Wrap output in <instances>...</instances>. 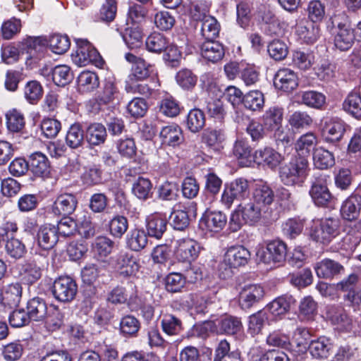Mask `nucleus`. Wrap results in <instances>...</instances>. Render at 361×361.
I'll return each instance as SVG.
<instances>
[{
  "mask_svg": "<svg viewBox=\"0 0 361 361\" xmlns=\"http://www.w3.org/2000/svg\"><path fill=\"white\" fill-rule=\"evenodd\" d=\"M201 54L207 61L216 63L224 57V49L218 42L206 40L201 46Z\"/></svg>",
  "mask_w": 361,
  "mask_h": 361,
  "instance_id": "obj_28",
  "label": "nucleus"
},
{
  "mask_svg": "<svg viewBox=\"0 0 361 361\" xmlns=\"http://www.w3.org/2000/svg\"><path fill=\"white\" fill-rule=\"evenodd\" d=\"M360 210L361 196L355 195L350 196L343 202L341 213L345 219L352 221L359 216Z\"/></svg>",
  "mask_w": 361,
  "mask_h": 361,
  "instance_id": "obj_29",
  "label": "nucleus"
},
{
  "mask_svg": "<svg viewBox=\"0 0 361 361\" xmlns=\"http://www.w3.org/2000/svg\"><path fill=\"white\" fill-rule=\"evenodd\" d=\"M42 85L35 80L28 82L24 88L25 97L30 104L37 102L42 97Z\"/></svg>",
  "mask_w": 361,
  "mask_h": 361,
  "instance_id": "obj_61",
  "label": "nucleus"
},
{
  "mask_svg": "<svg viewBox=\"0 0 361 361\" xmlns=\"http://www.w3.org/2000/svg\"><path fill=\"white\" fill-rule=\"evenodd\" d=\"M317 143V137L313 133H307L298 137L295 143V149L298 155H308L311 149Z\"/></svg>",
  "mask_w": 361,
  "mask_h": 361,
  "instance_id": "obj_45",
  "label": "nucleus"
},
{
  "mask_svg": "<svg viewBox=\"0 0 361 361\" xmlns=\"http://www.w3.org/2000/svg\"><path fill=\"white\" fill-rule=\"evenodd\" d=\"M224 140V134L221 130L207 129L202 134V142L215 151L219 150Z\"/></svg>",
  "mask_w": 361,
  "mask_h": 361,
  "instance_id": "obj_58",
  "label": "nucleus"
},
{
  "mask_svg": "<svg viewBox=\"0 0 361 361\" xmlns=\"http://www.w3.org/2000/svg\"><path fill=\"white\" fill-rule=\"evenodd\" d=\"M254 202L257 205L265 207L271 204L274 198V194L271 188L264 183L257 184L253 192Z\"/></svg>",
  "mask_w": 361,
  "mask_h": 361,
  "instance_id": "obj_38",
  "label": "nucleus"
},
{
  "mask_svg": "<svg viewBox=\"0 0 361 361\" xmlns=\"http://www.w3.org/2000/svg\"><path fill=\"white\" fill-rule=\"evenodd\" d=\"M162 331L169 336L179 334L183 329L181 320L171 314H164L161 320Z\"/></svg>",
  "mask_w": 361,
  "mask_h": 361,
  "instance_id": "obj_41",
  "label": "nucleus"
},
{
  "mask_svg": "<svg viewBox=\"0 0 361 361\" xmlns=\"http://www.w3.org/2000/svg\"><path fill=\"white\" fill-rule=\"evenodd\" d=\"M286 255L287 245L279 239L269 241L265 247L257 252L259 259L270 266H281L286 261Z\"/></svg>",
  "mask_w": 361,
  "mask_h": 361,
  "instance_id": "obj_4",
  "label": "nucleus"
},
{
  "mask_svg": "<svg viewBox=\"0 0 361 361\" xmlns=\"http://www.w3.org/2000/svg\"><path fill=\"white\" fill-rule=\"evenodd\" d=\"M115 243L106 235L97 236L92 243L91 250L98 260L104 261L113 251Z\"/></svg>",
  "mask_w": 361,
  "mask_h": 361,
  "instance_id": "obj_25",
  "label": "nucleus"
},
{
  "mask_svg": "<svg viewBox=\"0 0 361 361\" xmlns=\"http://www.w3.org/2000/svg\"><path fill=\"white\" fill-rule=\"evenodd\" d=\"M151 295L147 294V297L142 298L136 294L130 295L129 298L128 305L133 309H139L141 310L142 316L146 319H151L154 316V310L150 304Z\"/></svg>",
  "mask_w": 361,
  "mask_h": 361,
  "instance_id": "obj_33",
  "label": "nucleus"
},
{
  "mask_svg": "<svg viewBox=\"0 0 361 361\" xmlns=\"http://www.w3.org/2000/svg\"><path fill=\"white\" fill-rule=\"evenodd\" d=\"M42 267L35 260L26 263L24 266L22 276L23 279L28 284H32L42 276Z\"/></svg>",
  "mask_w": 361,
  "mask_h": 361,
  "instance_id": "obj_55",
  "label": "nucleus"
},
{
  "mask_svg": "<svg viewBox=\"0 0 361 361\" xmlns=\"http://www.w3.org/2000/svg\"><path fill=\"white\" fill-rule=\"evenodd\" d=\"M268 52L272 59L281 61L286 57L288 52V47L281 40H273L268 45Z\"/></svg>",
  "mask_w": 361,
  "mask_h": 361,
  "instance_id": "obj_64",
  "label": "nucleus"
},
{
  "mask_svg": "<svg viewBox=\"0 0 361 361\" xmlns=\"http://www.w3.org/2000/svg\"><path fill=\"white\" fill-rule=\"evenodd\" d=\"M152 187L149 179L139 177L133 184L132 192L138 199L145 200L151 196Z\"/></svg>",
  "mask_w": 361,
  "mask_h": 361,
  "instance_id": "obj_51",
  "label": "nucleus"
},
{
  "mask_svg": "<svg viewBox=\"0 0 361 361\" xmlns=\"http://www.w3.org/2000/svg\"><path fill=\"white\" fill-rule=\"evenodd\" d=\"M200 244L191 238H182L176 241L174 255L176 258L182 262L191 264L200 255Z\"/></svg>",
  "mask_w": 361,
  "mask_h": 361,
  "instance_id": "obj_8",
  "label": "nucleus"
},
{
  "mask_svg": "<svg viewBox=\"0 0 361 361\" xmlns=\"http://www.w3.org/2000/svg\"><path fill=\"white\" fill-rule=\"evenodd\" d=\"M127 247L135 252L143 250L148 243V236L143 229H132L126 238Z\"/></svg>",
  "mask_w": 361,
  "mask_h": 361,
  "instance_id": "obj_31",
  "label": "nucleus"
},
{
  "mask_svg": "<svg viewBox=\"0 0 361 361\" xmlns=\"http://www.w3.org/2000/svg\"><path fill=\"white\" fill-rule=\"evenodd\" d=\"M56 230L54 225L44 224L41 226L37 233V245L44 250L52 249L59 240Z\"/></svg>",
  "mask_w": 361,
  "mask_h": 361,
  "instance_id": "obj_20",
  "label": "nucleus"
},
{
  "mask_svg": "<svg viewBox=\"0 0 361 361\" xmlns=\"http://www.w3.org/2000/svg\"><path fill=\"white\" fill-rule=\"evenodd\" d=\"M109 228L113 237L121 238L128 228V219L123 216H115L109 221Z\"/></svg>",
  "mask_w": 361,
  "mask_h": 361,
  "instance_id": "obj_53",
  "label": "nucleus"
},
{
  "mask_svg": "<svg viewBox=\"0 0 361 361\" xmlns=\"http://www.w3.org/2000/svg\"><path fill=\"white\" fill-rule=\"evenodd\" d=\"M295 33L303 42L312 44L319 37V28L315 23L302 18L296 24Z\"/></svg>",
  "mask_w": 361,
  "mask_h": 361,
  "instance_id": "obj_19",
  "label": "nucleus"
},
{
  "mask_svg": "<svg viewBox=\"0 0 361 361\" xmlns=\"http://www.w3.org/2000/svg\"><path fill=\"white\" fill-rule=\"evenodd\" d=\"M313 162L316 168L324 170L333 166L335 160L331 152L320 147L314 150Z\"/></svg>",
  "mask_w": 361,
  "mask_h": 361,
  "instance_id": "obj_39",
  "label": "nucleus"
},
{
  "mask_svg": "<svg viewBox=\"0 0 361 361\" xmlns=\"http://www.w3.org/2000/svg\"><path fill=\"white\" fill-rule=\"evenodd\" d=\"M309 170V162L304 156L297 155L280 167L279 178L287 186L302 185Z\"/></svg>",
  "mask_w": 361,
  "mask_h": 361,
  "instance_id": "obj_1",
  "label": "nucleus"
},
{
  "mask_svg": "<svg viewBox=\"0 0 361 361\" xmlns=\"http://www.w3.org/2000/svg\"><path fill=\"white\" fill-rule=\"evenodd\" d=\"M77 204L78 200L74 194L64 192L56 197L51 211L55 215H69L75 210Z\"/></svg>",
  "mask_w": 361,
  "mask_h": 361,
  "instance_id": "obj_17",
  "label": "nucleus"
},
{
  "mask_svg": "<svg viewBox=\"0 0 361 361\" xmlns=\"http://www.w3.org/2000/svg\"><path fill=\"white\" fill-rule=\"evenodd\" d=\"M283 110L279 106H271L264 114L262 122L264 127L271 130L282 124Z\"/></svg>",
  "mask_w": 361,
  "mask_h": 361,
  "instance_id": "obj_34",
  "label": "nucleus"
},
{
  "mask_svg": "<svg viewBox=\"0 0 361 361\" xmlns=\"http://www.w3.org/2000/svg\"><path fill=\"white\" fill-rule=\"evenodd\" d=\"M250 195L248 181L238 178L224 185L221 197V203L227 209H230L235 200L241 201Z\"/></svg>",
  "mask_w": 361,
  "mask_h": 361,
  "instance_id": "obj_6",
  "label": "nucleus"
},
{
  "mask_svg": "<svg viewBox=\"0 0 361 361\" xmlns=\"http://www.w3.org/2000/svg\"><path fill=\"white\" fill-rule=\"evenodd\" d=\"M314 269L319 278L325 279H333L344 271L343 265L330 259H324L316 262Z\"/></svg>",
  "mask_w": 361,
  "mask_h": 361,
  "instance_id": "obj_23",
  "label": "nucleus"
},
{
  "mask_svg": "<svg viewBox=\"0 0 361 361\" xmlns=\"http://www.w3.org/2000/svg\"><path fill=\"white\" fill-rule=\"evenodd\" d=\"M160 137L164 144L176 147L183 141L181 128L176 124H171L162 128Z\"/></svg>",
  "mask_w": 361,
  "mask_h": 361,
  "instance_id": "obj_30",
  "label": "nucleus"
},
{
  "mask_svg": "<svg viewBox=\"0 0 361 361\" xmlns=\"http://www.w3.org/2000/svg\"><path fill=\"white\" fill-rule=\"evenodd\" d=\"M262 208L255 202L240 204L231 213L230 224L235 231L240 228L245 224H253L257 222L262 216Z\"/></svg>",
  "mask_w": 361,
  "mask_h": 361,
  "instance_id": "obj_3",
  "label": "nucleus"
},
{
  "mask_svg": "<svg viewBox=\"0 0 361 361\" xmlns=\"http://www.w3.org/2000/svg\"><path fill=\"white\" fill-rule=\"evenodd\" d=\"M6 124L9 130L18 132L23 129L25 126V119L23 115L16 109L9 111L6 115Z\"/></svg>",
  "mask_w": 361,
  "mask_h": 361,
  "instance_id": "obj_62",
  "label": "nucleus"
},
{
  "mask_svg": "<svg viewBox=\"0 0 361 361\" xmlns=\"http://www.w3.org/2000/svg\"><path fill=\"white\" fill-rule=\"evenodd\" d=\"M53 295L61 302L72 301L78 292V285L70 276H60L55 280L53 285Z\"/></svg>",
  "mask_w": 361,
  "mask_h": 361,
  "instance_id": "obj_10",
  "label": "nucleus"
},
{
  "mask_svg": "<svg viewBox=\"0 0 361 361\" xmlns=\"http://www.w3.org/2000/svg\"><path fill=\"white\" fill-rule=\"evenodd\" d=\"M243 105L250 111H260L264 105V97L259 90H252L243 96Z\"/></svg>",
  "mask_w": 361,
  "mask_h": 361,
  "instance_id": "obj_44",
  "label": "nucleus"
},
{
  "mask_svg": "<svg viewBox=\"0 0 361 361\" xmlns=\"http://www.w3.org/2000/svg\"><path fill=\"white\" fill-rule=\"evenodd\" d=\"M283 160V157L271 147H264L254 153V162L264 164L271 169H274Z\"/></svg>",
  "mask_w": 361,
  "mask_h": 361,
  "instance_id": "obj_24",
  "label": "nucleus"
},
{
  "mask_svg": "<svg viewBox=\"0 0 361 361\" xmlns=\"http://www.w3.org/2000/svg\"><path fill=\"white\" fill-rule=\"evenodd\" d=\"M309 192L317 206H326L332 199L331 194L327 188L326 177L323 176L315 178Z\"/></svg>",
  "mask_w": 361,
  "mask_h": 361,
  "instance_id": "obj_13",
  "label": "nucleus"
},
{
  "mask_svg": "<svg viewBox=\"0 0 361 361\" xmlns=\"http://www.w3.org/2000/svg\"><path fill=\"white\" fill-rule=\"evenodd\" d=\"M343 109L357 118H361V95L360 92H350L343 104Z\"/></svg>",
  "mask_w": 361,
  "mask_h": 361,
  "instance_id": "obj_43",
  "label": "nucleus"
},
{
  "mask_svg": "<svg viewBox=\"0 0 361 361\" xmlns=\"http://www.w3.org/2000/svg\"><path fill=\"white\" fill-rule=\"evenodd\" d=\"M29 168L38 177L46 178L50 173L49 160L45 154L39 152H34L30 156Z\"/></svg>",
  "mask_w": 361,
  "mask_h": 361,
  "instance_id": "obj_26",
  "label": "nucleus"
},
{
  "mask_svg": "<svg viewBox=\"0 0 361 361\" xmlns=\"http://www.w3.org/2000/svg\"><path fill=\"white\" fill-rule=\"evenodd\" d=\"M106 128L101 123L90 125L86 131V139L90 145L96 146L103 144L106 138Z\"/></svg>",
  "mask_w": 361,
  "mask_h": 361,
  "instance_id": "obj_37",
  "label": "nucleus"
},
{
  "mask_svg": "<svg viewBox=\"0 0 361 361\" xmlns=\"http://www.w3.org/2000/svg\"><path fill=\"white\" fill-rule=\"evenodd\" d=\"M145 44L149 51L160 53L166 48L168 41L162 34L154 32L147 38Z\"/></svg>",
  "mask_w": 361,
  "mask_h": 361,
  "instance_id": "obj_57",
  "label": "nucleus"
},
{
  "mask_svg": "<svg viewBox=\"0 0 361 361\" xmlns=\"http://www.w3.org/2000/svg\"><path fill=\"white\" fill-rule=\"evenodd\" d=\"M314 55L310 52L296 51L293 54V63L301 70L309 69L314 63Z\"/></svg>",
  "mask_w": 361,
  "mask_h": 361,
  "instance_id": "obj_63",
  "label": "nucleus"
},
{
  "mask_svg": "<svg viewBox=\"0 0 361 361\" xmlns=\"http://www.w3.org/2000/svg\"><path fill=\"white\" fill-rule=\"evenodd\" d=\"M26 309L30 321L43 322L47 317V305L45 300L39 297L29 300Z\"/></svg>",
  "mask_w": 361,
  "mask_h": 361,
  "instance_id": "obj_27",
  "label": "nucleus"
},
{
  "mask_svg": "<svg viewBox=\"0 0 361 361\" xmlns=\"http://www.w3.org/2000/svg\"><path fill=\"white\" fill-rule=\"evenodd\" d=\"M22 292L23 288L20 283H11L6 288L2 300L10 306H16L21 300Z\"/></svg>",
  "mask_w": 361,
  "mask_h": 361,
  "instance_id": "obj_50",
  "label": "nucleus"
},
{
  "mask_svg": "<svg viewBox=\"0 0 361 361\" xmlns=\"http://www.w3.org/2000/svg\"><path fill=\"white\" fill-rule=\"evenodd\" d=\"M83 140L84 132L81 126L79 123L71 125L66 133V145L72 149H76L82 145Z\"/></svg>",
  "mask_w": 361,
  "mask_h": 361,
  "instance_id": "obj_47",
  "label": "nucleus"
},
{
  "mask_svg": "<svg viewBox=\"0 0 361 361\" xmlns=\"http://www.w3.org/2000/svg\"><path fill=\"white\" fill-rule=\"evenodd\" d=\"M24 347L20 341L16 340L2 347L1 355L6 361H18L23 356Z\"/></svg>",
  "mask_w": 361,
  "mask_h": 361,
  "instance_id": "obj_42",
  "label": "nucleus"
},
{
  "mask_svg": "<svg viewBox=\"0 0 361 361\" xmlns=\"http://www.w3.org/2000/svg\"><path fill=\"white\" fill-rule=\"evenodd\" d=\"M288 123L293 129L302 130L311 127L313 118L305 111H295L289 116Z\"/></svg>",
  "mask_w": 361,
  "mask_h": 361,
  "instance_id": "obj_36",
  "label": "nucleus"
},
{
  "mask_svg": "<svg viewBox=\"0 0 361 361\" xmlns=\"http://www.w3.org/2000/svg\"><path fill=\"white\" fill-rule=\"evenodd\" d=\"M167 221L159 214H152L147 219V230L149 236L160 238L166 230Z\"/></svg>",
  "mask_w": 361,
  "mask_h": 361,
  "instance_id": "obj_32",
  "label": "nucleus"
},
{
  "mask_svg": "<svg viewBox=\"0 0 361 361\" xmlns=\"http://www.w3.org/2000/svg\"><path fill=\"white\" fill-rule=\"evenodd\" d=\"M264 291L262 286L257 284L245 286L241 290L239 302L242 308L248 309L264 297Z\"/></svg>",
  "mask_w": 361,
  "mask_h": 361,
  "instance_id": "obj_22",
  "label": "nucleus"
},
{
  "mask_svg": "<svg viewBox=\"0 0 361 361\" xmlns=\"http://www.w3.org/2000/svg\"><path fill=\"white\" fill-rule=\"evenodd\" d=\"M226 222V216L223 212L207 210L200 221V225L202 229L218 233L225 227Z\"/></svg>",
  "mask_w": 361,
  "mask_h": 361,
  "instance_id": "obj_14",
  "label": "nucleus"
},
{
  "mask_svg": "<svg viewBox=\"0 0 361 361\" xmlns=\"http://www.w3.org/2000/svg\"><path fill=\"white\" fill-rule=\"evenodd\" d=\"M119 97L120 92L116 85L111 81H106L97 99L99 103L106 104L118 100Z\"/></svg>",
  "mask_w": 361,
  "mask_h": 361,
  "instance_id": "obj_46",
  "label": "nucleus"
},
{
  "mask_svg": "<svg viewBox=\"0 0 361 361\" xmlns=\"http://www.w3.org/2000/svg\"><path fill=\"white\" fill-rule=\"evenodd\" d=\"M295 302V299L288 295L279 296L269 302L266 310L269 312L275 319H280L285 316Z\"/></svg>",
  "mask_w": 361,
  "mask_h": 361,
  "instance_id": "obj_18",
  "label": "nucleus"
},
{
  "mask_svg": "<svg viewBox=\"0 0 361 361\" xmlns=\"http://www.w3.org/2000/svg\"><path fill=\"white\" fill-rule=\"evenodd\" d=\"M112 262L116 272L123 278L135 276L140 269L138 261L126 251H121L113 257Z\"/></svg>",
  "mask_w": 361,
  "mask_h": 361,
  "instance_id": "obj_9",
  "label": "nucleus"
},
{
  "mask_svg": "<svg viewBox=\"0 0 361 361\" xmlns=\"http://www.w3.org/2000/svg\"><path fill=\"white\" fill-rule=\"evenodd\" d=\"M153 71V66L147 63L144 59H140L135 61L132 68V73L130 75V82L126 85L128 92L140 93L147 95L150 93V88L144 83H137L134 80H145L148 78Z\"/></svg>",
  "mask_w": 361,
  "mask_h": 361,
  "instance_id": "obj_5",
  "label": "nucleus"
},
{
  "mask_svg": "<svg viewBox=\"0 0 361 361\" xmlns=\"http://www.w3.org/2000/svg\"><path fill=\"white\" fill-rule=\"evenodd\" d=\"M77 49L72 54L73 62L79 66H85L90 63L102 67L104 61L99 52L86 39H76Z\"/></svg>",
  "mask_w": 361,
  "mask_h": 361,
  "instance_id": "obj_7",
  "label": "nucleus"
},
{
  "mask_svg": "<svg viewBox=\"0 0 361 361\" xmlns=\"http://www.w3.org/2000/svg\"><path fill=\"white\" fill-rule=\"evenodd\" d=\"M330 348L329 340L325 337H320L310 343L309 350L314 357L326 358L329 355Z\"/></svg>",
  "mask_w": 361,
  "mask_h": 361,
  "instance_id": "obj_48",
  "label": "nucleus"
},
{
  "mask_svg": "<svg viewBox=\"0 0 361 361\" xmlns=\"http://www.w3.org/2000/svg\"><path fill=\"white\" fill-rule=\"evenodd\" d=\"M73 79V74L69 66L59 65L54 68L52 71V80L58 86H65Z\"/></svg>",
  "mask_w": 361,
  "mask_h": 361,
  "instance_id": "obj_52",
  "label": "nucleus"
},
{
  "mask_svg": "<svg viewBox=\"0 0 361 361\" xmlns=\"http://www.w3.org/2000/svg\"><path fill=\"white\" fill-rule=\"evenodd\" d=\"M49 45L51 50L56 54H63L70 48V39L66 35L54 34L50 36Z\"/></svg>",
  "mask_w": 361,
  "mask_h": 361,
  "instance_id": "obj_56",
  "label": "nucleus"
},
{
  "mask_svg": "<svg viewBox=\"0 0 361 361\" xmlns=\"http://www.w3.org/2000/svg\"><path fill=\"white\" fill-rule=\"evenodd\" d=\"M345 131V124L337 117L327 118L322 127L324 139L329 142L339 141Z\"/></svg>",
  "mask_w": 361,
  "mask_h": 361,
  "instance_id": "obj_15",
  "label": "nucleus"
},
{
  "mask_svg": "<svg viewBox=\"0 0 361 361\" xmlns=\"http://www.w3.org/2000/svg\"><path fill=\"white\" fill-rule=\"evenodd\" d=\"M298 97L301 104L315 109H321L326 103L325 95L317 91L302 92L298 94Z\"/></svg>",
  "mask_w": 361,
  "mask_h": 361,
  "instance_id": "obj_35",
  "label": "nucleus"
},
{
  "mask_svg": "<svg viewBox=\"0 0 361 361\" xmlns=\"http://www.w3.org/2000/svg\"><path fill=\"white\" fill-rule=\"evenodd\" d=\"M332 24L335 27L334 45L341 51L348 50L355 41V34L350 27L347 16L342 13L332 18Z\"/></svg>",
  "mask_w": 361,
  "mask_h": 361,
  "instance_id": "obj_2",
  "label": "nucleus"
},
{
  "mask_svg": "<svg viewBox=\"0 0 361 361\" xmlns=\"http://www.w3.org/2000/svg\"><path fill=\"white\" fill-rule=\"evenodd\" d=\"M186 124L192 133L199 132L205 125L204 114L198 109L190 110L187 116Z\"/></svg>",
  "mask_w": 361,
  "mask_h": 361,
  "instance_id": "obj_49",
  "label": "nucleus"
},
{
  "mask_svg": "<svg viewBox=\"0 0 361 361\" xmlns=\"http://www.w3.org/2000/svg\"><path fill=\"white\" fill-rule=\"evenodd\" d=\"M219 30V25L214 17L207 16L202 21L201 33L206 40L215 39L218 36Z\"/></svg>",
  "mask_w": 361,
  "mask_h": 361,
  "instance_id": "obj_54",
  "label": "nucleus"
},
{
  "mask_svg": "<svg viewBox=\"0 0 361 361\" xmlns=\"http://www.w3.org/2000/svg\"><path fill=\"white\" fill-rule=\"evenodd\" d=\"M339 223L336 219H326L310 232V237L317 242L328 243L338 233Z\"/></svg>",
  "mask_w": 361,
  "mask_h": 361,
  "instance_id": "obj_11",
  "label": "nucleus"
},
{
  "mask_svg": "<svg viewBox=\"0 0 361 361\" xmlns=\"http://www.w3.org/2000/svg\"><path fill=\"white\" fill-rule=\"evenodd\" d=\"M326 318L341 331H350L352 328V319L345 314L340 305H329L326 307Z\"/></svg>",
  "mask_w": 361,
  "mask_h": 361,
  "instance_id": "obj_16",
  "label": "nucleus"
},
{
  "mask_svg": "<svg viewBox=\"0 0 361 361\" xmlns=\"http://www.w3.org/2000/svg\"><path fill=\"white\" fill-rule=\"evenodd\" d=\"M140 328L138 319L132 315L123 317L120 322V331L124 336H135Z\"/></svg>",
  "mask_w": 361,
  "mask_h": 361,
  "instance_id": "obj_59",
  "label": "nucleus"
},
{
  "mask_svg": "<svg viewBox=\"0 0 361 361\" xmlns=\"http://www.w3.org/2000/svg\"><path fill=\"white\" fill-rule=\"evenodd\" d=\"M219 328L221 331L226 334L234 335L241 331L243 325L239 318L228 316L221 320Z\"/></svg>",
  "mask_w": 361,
  "mask_h": 361,
  "instance_id": "obj_60",
  "label": "nucleus"
},
{
  "mask_svg": "<svg viewBox=\"0 0 361 361\" xmlns=\"http://www.w3.org/2000/svg\"><path fill=\"white\" fill-rule=\"evenodd\" d=\"M99 81L97 75L92 71H82L78 77V85L82 92L94 90L99 87Z\"/></svg>",
  "mask_w": 361,
  "mask_h": 361,
  "instance_id": "obj_40",
  "label": "nucleus"
},
{
  "mask_svg": "<svg viewBox=\"0 0 361 361\" xmlns=\"http://www.w3.org/2000/svg\"><path fill=\"white\" fill-rule=\"evenodd\" d=\"M274 84L276 88L284 92H291L298 85L296 73L288 68L279 69L274 76Z\"/></svg>",
  "mask_w": 361,
  "mask_h": 361,
  "instance_id": "obj_21",
  "label": "nucleus"
},
{
  "mask_svg": "<svg viewBox=\"0 0 361 361\" xmlns=\"http://www.w3.org/2000/svg\"><path fill=\"white\" fill-rule=\"evenodd\" d=\"M250 251L243 245L231 246L228 248L224 256L223 264L229 269L245 266L250 259ZM227 270V275L231 274Z\"/></svg>",
  "mask_w": 361,
  "mask_h": 361,
  "instance_id": "obj_12",
  "label": "nucleus"
}]
</instances>
